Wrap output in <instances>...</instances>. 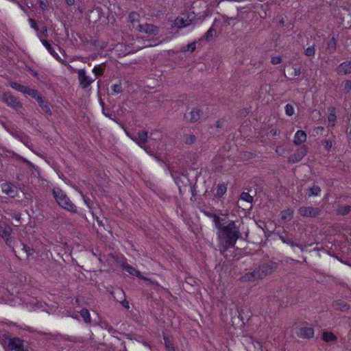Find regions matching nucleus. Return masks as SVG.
Instances as JSON below:
<instances>
[{"label": "nucleus", "instance_id": "bb28decb", "mask_svg": "<svg viewBox=\"0 0 351 351\" xmlns=\"http://www.w3.org/2000/svg\"><path fill=\"white\" fill-rule=\"evenodd\" d=\"M202 111L199 110V109H193L191 112H190V121L191 123H195L196 121H197L201 116H202Z\"/></svg>", "mask_w": 351, "mask_h": 351}, {"label": "nucleus", "instance_id": "9b49d317", "mask_svg": "<svg viewBox=\"0 0 351 351\" xmlns=\"http://www.w3.org/2000/svg\"><path fill=\"white\" fill-rule=\"evenodd\" d=\"M2 191L7 195L14 197L18 195L17 187L10 182H5L1 184Z\"/></svg>", "mask_w": 351, "mask_h": 351}, {"label": "nucleus", "instance_id": "4be33fe9", "mask_svg": "<svg viewBox=\"0 0 351 351\" xmlns=\"http://www.w3.org/2000/svg\"><path fill=\"white\" fill-rule=\"evenodd\" d=\"M181 15L183 17H185L186 23H189V25L193 24L196 21V14L194 12H187L181 13Z\"/></svg>", "mask_w": 351, "mask_h": 351}, {"label": "nucleus", "instance_id": "338daca9", "mask_svg": "<svg viewBox=\"0 0 351 351\" xmlns=\"http://www.w3.org/2000/svg\"><path fill=\"white\" fill-rule=\"evenodd\" d=\"M101 83V80H99V81L97 82V86H98V91H99V90H100Z\"/></svg>", "mask_w": 351, "mask_h": 351}, {"label": "nucleus", "instance_id": "a19ab883", "mask_svg": "<svg viewBox=\"0 0 351 351\" xmlns=\"http://www.w3.org/2000/svg\"><path fill=\"white\" fill-rule=\"evenodd\" d=\"M241 199L248 203H252L253 202V197L246 192H243L241 193Z\"/></svg>", "mask_w": 351, "mask_h": 351}, {"label": "nucleus", "instance_id": "680f3d73", "mask_svg": "<svg viewBox=\"0 0 351 351\" xmlns=\"http://www.w3.org/2000/svg\"><path fill=\"white\" fill-rule=\"evenodd\" d=\"M107 330H108L109 332L110 333H117V331L113 328L111 326H108V327H106Z\"/></svg>", "mask_w": 351, "mask_h": 351}, {"label": "nucleus", "instance_id": "58836bf2", "mask_svg": "<svg viewBox=\"0 0 351 351\" xmlns=\"http://www.w3.org/2000/svg\"><path fill=\"white\" fill-rule=\"evenodd\" d=\"M184 140L186 144L192 145L195 142L196 137L194 135L185 134Z\"/></svg>", "mask_w": 351, "mask_h": 351}, {"label": "nucleus", "instance_id": "79ce46f5", "mask_svg": "<svg viewBox=\"0 0 351 351\" xmlns=\"http://www.w3.org/2000/svg\"><path fill=\"white\" fill-rule=\"evenodd\" d=\"M315 45H313V46L308 47H307V48L304 50V54H305L306 56L312 57V56H315Z\"/></svg>", "mask_w": 351, "mask_h": 351}, {"label": "nucleus", "instance_id": "e433bc0d", "mask_svg": "<svg viewBox=\"0 0 351 351\" xmlns=\"http://www.w3.org/2000/svg\"><path fill=\"white\" fill-rule=\"evenodd\" d=\"M6 245L8 246H9L10 248H12V251L14 252H15V250H14V243H15V241L14 239V238H12L10 236L8 237H5V239H3Z\"/></svg>", "mask_w": 351, "mask_h": 351}, {"label": "nucleus", "instance_id": "8fccbe9b", "mask_svg": "<svg viewBox=\"0 0 351 351\" xmlns=\"http://www.w3.org/2000/svg\"><path fill=\"white\" fill-rule=\"evenodd\" d=\"M282 62V58L280 56H274V57H272L271 58V62L272 64H278L280 63H281Z\"/></svg>", "mask_w": 351, "mask_h": 351}, {"label": "nucleus", "instance_id": "c756f323", "mask_svg": "<svg viewBox=\"0 0 351 351\" xmlns=\"http://www.w3.org/2000/svg\"><path fill=\"white\" fill-rule=\"evenodd\" d=\"M293 210L291 209H287L282 210L280 213L281 219L285 221H290L293 218Z\"/></svg>", "mask_w": 351, "mask_h": 351}, {"label": "nucleus", "instance_id": "ea45409f", "mask_svg": "<svg viewBox=\"0 0 351 351\" xmlns=\"http://www.w3.org/2000/svg\"><path fill=\"white\" fill-rule=\"evenodd\" d=\"M214 33H215V29L210 27L204 34V38L207 41L211 40L213 38Z\"/></svg>", "mask_w": 351, "mask_h": 351}, {"label": "nucleus", "instance_id": "c03bdc74", "mask_svg": "<svg viewBox=\"0 0 351 351\" xmlns=\"http://www.w3.org/2000/svg\"><path fill=\"white\" fill-rule=\"evenodd\" d=\"M343 90L344 93H348L351 90V81L350 80H346L343 82Z\"/></svg>", "mask_w": 351, "mask_h": 351}, {"label": "nucleus", "instance_id": "b1692460", "mask_svg": "<svg viewBox=\"0 0 351 351\" xmlns=\"http://www.w3.org/2000/svg\"><path fill=\"white\" fill-rule=\"evenodd\" d=\"M321 192V189L317 185H313L312 187H310L306 190V195L310 197L313 195L317 196L319 195Z\"/></svg>", "mask_w": 351, "mask_h": 351}, {"label": "nucleus", "instance_id": "423d86ee", "mask_svg": "<svg viewBox=\"0 0 351 351\" xmlns=\"http://www.w3.org/2000/svg\"><path fill=\"white\" fill-rule=\"evenodd\" d=\"M321 209L317 207L313 206H302L298 210L300 215L304 217H316L320 215Z\"/></svg>", "mask_w": 351, "mask_h": 351}, {"label": "nucleus", "instance_id": "0e129e2a", "mask_svg": "<svg viewBox=\"0 0 351 351\" xmlns=\"http://www.w3.org/2000/svg\"><path fill=\"white\" fill-rule=\"evenodd\" d=\"M65 2L69 6H71L75 4V0H65Z\"/></svg>", "mask_w": 351, "mask_h": 351}, {"label": "nucleus", "instance_id": "f8f14e48", "mask_svg": "<svg viewBox=\"0 0 351 351\" xmlns=\"http://www.w3.org/2000/svg\"><path fill=\"white\" fill-rule=\"evenodd\" d=\"M299 337L311 339L314 336V330L311 327H302L296 332Z\"/></svg>", "mask_w": 351, "mask_h": 351}, {"label": "nucleus", "instance_id": "09e8293b", "mask_svg": "<svg viewBox=\"0 0 351 351\" xmlns=\"http://www.w3.org/2000/svg\"><path fill=\"white\" fill-rule=\"evenodd\" d=\"M138 17V14L137 12H132L131 13H130L129 14V21L132 23H133L134 21H135L137 18Z\"/></svg>", "mask_w": 351, "mask_h": 351}, {"label": "nucleus", "instance_id": "bf43d9fd", "mask_svg": "<svg viewBox=\"0 0 351 351\" xmlns=\"http://www.w3.org/2000/svg\"><path fill=\"white\" fill-rule=\"evenodd\" d=\"M62 339H64V340L69 341H71V342H75L76 341L75 337H73L64 336L62 337Z\"/></svg>", "mask_w": 351, "mask_h": 351}, {"label": "nucleus", "instance_id": "473e14b6", "mask_svg": "<svg viewBox=\"0 0 351 351\" xmlns=\"http://www.w3.org/2000/svg\"><path fill=\"white\" fill-rule=\"evenodd\" d=\"M227 191V185L225 183L219 184L217 188L215 196L218 197H222Z\"/></svg>", "mask_w": 351, "mask_h": 351}, {"label": "nucleus", "instance_id": "49530a36", "mask_svg": "<svg viewBox=\"0 0 351 351\" xmlns=\"http://www.w3.org/2000/svg\"><path fill=\"white\" fill-rule=\"evenodd\" d=\"M12 217H14L16 221V223L14 226H19L21 225V214L19 212H14L12 214Z\"/></svg>", "mask_w": 351, "mask_h": 351}, {"label": "nucleus", "instance_id": "6ab92c4d", "mask_svg": "<svg viewBox=\"0 0 351 351\" xmlns=\"http://www.w3.org/2000/svg\"><path fill=\"white\" fill-rule=\"evenodd\" d=\"M332 306L335 309L341 311H346L349 309V304L343 300H337L333 302Z\"/></svg>", "mask_w": 351, "mask_h": 351}, {"label": "nucleus", "instance_id": "cd10ccee", "mask_svg": "<svg viewBox=\"0 0 351 351\" xmlns=\"http://www.w3.org/2000/svg\"><path fill=\"white\" fill-rule=\"evenodd\" d=\"M24 94L30 96L32 98L34 99L36 101L41 96V94L36 89L31 88L27 86L26 90Z\"/></svg>", "mask_w": 351, "mask_h": 351}, {"label": "nucleus", "instance_id": "e2e57ef3", "mask_svg": "<svg viewBox=\"0 0 351 351\" xmlns=\"http://www.w3.org/2000/svg\"><path fill=\"white\" fill-rule=\"evenodd\" d=\"M301 73L300 68H294V75L298 76Z\"/></svg>", "mask_w": 351, "mask_h": 351}, {"label": "nucleus", "instance_id": "de8ad7c7", "mask_svg": "<svg viewBox=\"0 0 351 351\" xmlns=\"http://www.w3.org/2000/svg\"><path fill=\"white\" fill-rule=\"evenodd\" d=\"M112 90L114 93H120L122 92V87L121 84H114L112 86Z\"/></svg>", "mask_w": 351, "mask_h": 351}, {"label": "nucleus", "instance_id": "603ef678", "mask_svg": "<svg viewBox=\"0 0 351 351\" xmlns=\"http://www.w3.org/2000/svg\"><path fill=\"white\" fill-rule=\"evenodd\" d=\"M328 120L330 123H332V125H334V122L336 120V114L335 113H330L328 117Z\"/></svg>", "mask_w": 351, "mask_h": 351}, {"label": "nucleus", "instance_id": "39448f33", "mask_svg": "<svg viewBox=\"0 0 351 351\" xmlns=\"http://www.w3.org/2000/svg\"><path fill=\"white\" fill-rule=\"evenodd\" d=\"M2 100L8 106L13 108L16 110L23 108V104L19 101V99L10 92H6L3 94Z\"/></svg>", "mask_w": 351, "mask_h": 351}, {"label": "nucleus", "instance_id": "3c124183", "mask_svg": "<svg viewBox=\"0 0 351 351\" xmlns=\"http://www.w3.org/2000/svg\"><path fill=\"white\" fill-rule=\"evenodd\" d=\"M323 145L325 149L328 151L332 147V142L330 140H326Z\"/></svg>", "mask_w": 351, "mask_h": 351}, {"label": "nucleus", "instance_id": "13d9d810", "mask_svg": "<svg viewBox=\"0 0 351 351\" xmlns=\"http://www.w3.org/2000/svg\"><path fill=\"white\" fill-rule=\"evenodd\" d=\"M28 70H29V73H30L33 76H34V77H37V79H38V80H40V78L38 77V73L36 71H34V70L32 69L31 68H29V69H28Z\"/></svg>", "mask_w": 351, "mask_h": 351}, {"label": "nucleus", "instance_id": "774afa93", "mask_svg": "<svg viewBox=\"0 0 351 351\" xmlns=\"http://www.w3.org/2000/svg\"><path fill=\"white\" fill-rule=\"evenodd\" d=\"M84 202H86V204L88 206H89V204H88V202L90 201V199H89L88 198V199L84 198Z\"/></svg>", "mask_w": 351, "mask_h": 351}, {"label": "nucleus", "instance_id": "393cba45", "mask_svg": "<svg viewBox=\"0 0 351 351\" xmlns=\"http://www.w3.org/2000/svg\"><path fill=\"white\" fill-rule=\"evenodd\" d=\"M173 26L177 27L178 28H182L189 26V23H186L185 17H183L182 15L178 16L173 24Z\"/></svg>", "mask_w": 351, "mask_h": 351}, {"label": "nucleus", "instance_id": "7c9ffc66", "mask_svg": "<svg viewBox=\"0 0 351 351\" xmlns=\"http://www.w3.org/2000/svg\"><path fill=\"white\" fill-rule=\"evenodd\" d=\"M322 339L326 342L336 341L337 337L332 332H324Z\"/></svg>", "mask_w": 351, "mask_h": 351}, {"label": "nucleus", "instance_id": "6e6552de", "mask_svg": "<svg viewBox=\"0 0 351 351\" xmlns=\"http://www.w3.org/2000/svg\"><path fill=\"white\" fill-rule=\"evenodd\" d=\"M279 237L283 243H287V244L291 245V247L296 246V247H299L302 252L304 251L306 245H303L302 244L296 243L294 241L293 237L291 234H289L286 232H284V233L280 234Z\"/></svg>", "mask_w": 351, "mask_h": 351}, {"label": "nucleus", "instance_id": "a878e982", "mask_svg": "<svg viewBox=\"0 0 351 351\" xmlns=\"http://www.w3.org/2000/svg\"><path fill=\"white\" fill-rule=\"evenodd\" d=\"M337 49V40L335 37H332L327 43L326 51L330 54H332Z\"/></svg>", "mask_w": 351, "mask_h": 351}, {"label": "nucleus", "instance_id": "9d476101", "mask_svg": "<svg viewBox=\"0 0 351 351\" xmlns=\"http://www.w3.org/2000/svg\"><path fill=\"white\" fill-rule=\"evenodd\" d=\"M138 29L149 35L156 36L159 34V27L150 23L140 24Z\"/></svg>", "mask_w": 351, "mask_h": 351}, {"label": "nucleus", "instance_id": "37998d69", "mask_svg": "<svg viewBox=\"0 0 351 351\" xmlns=\"http://www.w3.org/2000/svg\"><path fill=\"white\" fill-rule=\"evenodd\" d=\"M21 245L23 247L22 250H24L27 256L33 254L34 249L27 246L26 244L21 243Z\"/></svg>", "mask_w": 351, "mask_h": 351}, {"label": "nucleus", "instance_id": "f3484780", "mask_svg": "<svg viewBox=\"0 0 351 351\" xmlns=\"http://www.w3.org/2000/svg\"><path fill=\"white\" fill-rule=\"evenodd\" d=\"M13 135L27 147H30L32 145L30 138L25 133L22 132H17Z\"/></svg>", "mask_w": 351, "mask_h": 351}, {"label": "nucleus", "instance_id": "864d4df0", "mask_svg": "<svg viewBox=\"0 0 351 351\" xmlns=\"http://www.w3.org/2000/svg\"><path fill=\"white\" fill-rule=\"evenodd\" d=\"M29 23L31 24V27L32 28H34L36 31L38 32L39 30L38 26V25H37V23H36V21L34 19H29Z\"/></svg>", "mask_w": 351, "mask_h": 351}, {"label": "nucleus", "instance_id": "dca6fc26", "mask_svg": "<svg viewBox=\"0 0 351 351\" xmlns=\"http://www.w3.org/2000/svg\"><path fill=\"white\" fill-rule=\"evenodd\" d=\"M132 138L141 147H143V145H145L147 141V132L146 130H142L138 133L136 136L132 137Z\"/></svg>", "mask_w": 351, "mask_h": 351}, {"label": "nucleus", "instance_id": "f03ea898", "mask_svg": "<svg viewBox=\"0 0 351 351\" xmlns=\"http://www.w3.org/2000/svg\"><path fill=\"white\" fill-rule=\"evenodd\" d=\"M277 264L273 261L262 263L256 267L252 271L245 273L242 278L244 281H256L263 279L272 274L276 269Z\"/></svg>", "mask_w": 351, "mask_h": 351}, {"label": "nucleus", "instance_id": "a211bd4d", "mask_svg": "<svg viewBox=\"0 0 351 351\" xmlns=\"http://www.w3.org/2000/svg\"><path fill=\"white\" fill-rule=\"evenodd\" d=\"M306 134L303 130H298L294 136L293 143L296 145H300L306 141Z\"/></svg>", "mask_w": 351, "mask_h": 351}, {"label": "nucleus", "instance_id": "2eb2a0df", "mask_svg": "<svg viewBox=\"0 0 351 351\" xmlns=\"http://www.w3.org/2000/svg\"><path fill=\"white\" fill-rule=\"evenodd\" d=\"M38 102L39 106L41 108L43 111L47 115L51 116L52 114V112L50 108V106L47 101L44 99V98L42 97V95L38 97V99L36 100Z\"/></svg>", "mask_w": 351, "mask_h": 351}, {"label": "nucleus", "instance_id": "2f4dec72", "mask_svg": "<svg viewBox=\"0 0 351 351\" xmlns=\"http://www.w3.org/2000/svg\"><path fill=\"white\" fill-rule=\"evenodd\" d=\"M9 86L10 87H12V88L16 90L17 91H19L21 93H24L25 90H26V88L27 86H24V85H22L18 82H9Z\"/></svg>", "mask_w": 351, "mask_h": 351}, {"label": "nucleus", "instance_id": "412c9836", "mask_svg": "<svg viewBox=\"0 0 351 351\" xmlns=\"http://www.w3.org/2000/svg\"><path fill=\"white\" fill-rule=\"evenodd\" d=\"M204 213L208 217L213 218V222L215 223V227L216 228L221 221H225V219L220 217L215 213L210 211H204Z\"/></svg>", "mask_w": 351, "mask_h": 351}, {"label": "nucleus", "instance_id": "1a4fd4ad", "mask_svg": "<svg viewBox=\"0 0 351 351\" xmlns=\"http://www.w3.org/2000/svg\"><path fill=\"white\" fill-rule=\"evenodd\" d=\"M77 75L80 86L83 89L88 87L94 82L93 79L90 78V77L86 75V71L84 69L78 70Z\"/></svg>", "mask_w": 351, "mask_h": 351}, {"label": "nucleus", "instance_id": "f704fd0d", "mask_svg": "<svg viewBox=\"0 0 351 351\" xmlns=\"http://www.w3.org/2000/svg\"><path fill=\"white\" fill-rule=\"evenodd\" d=\"M80 315L83 318V320L86 323L90 322V315L88 309L82 308L80 311Z\"/></svg>", "mask_w": 351, "mask_h": 351}, {"label": "nucleus", "instance_id": "f257e3e1", "mask_svg": "<svg viewBox=\"0 0 351 351\" xmlns=\"http://www.w3.org/2000/svg\"><path fill=\"white\" fill-rule=\"evenodd\" d=\"M225 223V221H221L215 228L217 230L220 254L227 258L226 252L234 247L237 240L242 238V235L239 221H230L226 225Z\"/></svg>", "mask_w": 351, "mask_h": 351}, {"label": "nucleus", "instance_id": "a18cd8bd", "mask_svg": "<svg viewBox=\"0 0 351 351\" xmlns=\"http://www.w3.org/2000/svg\"><path fill=\"white\" fill-rule=\"evenodd\" d=\"M294 108L291 104H287L285 106L286 114L291 117L294 114Z\"/></svg>", "mask_w": 351, "mask_h": 351}, {"label": "nucleus", "instance_id": "20e7f679", "mask_svg": "<svg viewBox=\"0 0 351 351\" xmlns=\"http://www.w3.org/2000/svg\"><path fill=\"white\" fill-rule=\"evenodd\" d=\"M5 351H29L24 346V340L19 337H11L4 334L2 337Z\"/></svg>", "mask_w": 351, "mask_h": 351}, {"label": "nucleus", "instance_id": "5701e85b", "mask_svg": "<svg viewBox=\"0 0 351 351\" xmlns=\"http://www.w3.org/2000/svg\"><path fill=\"white\" fill-rule=\"evenodd\" d=\"M351 212V206H338L336 210V215L345 216Z\"/></svg>", "mask_w": 351, "mask_h": 351}, {"label": "nucleus", "instance_id": "4c0bfd02", "mask_svg": "<svg viewBox=\"0 0 351 351\" xmlns=\"http://www.w3.org/2000/svg\"><path fill=\"white\" fill-rule=\"evenodd\" d=\"M104 66L102 65L95 66L93 69V72L95 73L96 76H101L104 72Z\"/></svg>", "mask_w": 351, "mask_h": 351}, {"label": "nucleus", "instance_id": "ddd939ff", "mask_svg": "<svg viewBox=\"0 0 351 351\" xmlns=\"http://www.w3.org/2000/svg\"><path fill=\"white\" fill-rule=\"evenodd\" d=\"M122 269L124 271L128 272L130 275L136 276V277H138L140 279H143L145 280H149L147 278H145L143 276H142L141 272L138 270L136 269L134 267H133L132 266H131L128 264H123L122 265Z\"/></svg>", "mask_w": 351, "mask_h": 351}, {"label": "nucleus", "instance_id": "c9c22d12", "mask_svg": "<svg viewBox=\"0 0 351 351\" xmlns=\"http://www.w3.org/2000/svg\"><path fill=\"white\" fill-rule=\"evenodd\" d=\"M196 49V43L195 42H193V43H191L189 44H188L187 45L183 47L181 49V51L182 52H186V51H191V52H193Z\"/></svg>", "mask_w": 351, "mask_h": 351}, {"label": "nucleus", "instance_id": "72a5a7b5", "mask_svg": "<svg viewBox=\"0 0 351 351\" xmlns=\"http://www.w3.org/2000/svg\"><path fill=\"white\" fill-rule=\"evenodd\" d=\"M165 346L168 351H175L173 341L171 337L164 335Z\"/></svg>", "mask_w": 351, "mask_h": 351}, {"label": "nucleus", "instance_id": "7ed1b4c3", "mask_svg": "<svg viewBox=\"0 0 351 351\" xmlns=\"http://www.w3.org/2000/svg\"><path fill=\"white\" fill-rule=\"evenodd\" d=\"M53 194L56 202L60 206L72 213H77V209L76 206L60 189H53Z\"/></svg>", "mask_w": 351, "mask_h": 351}, {"label": "nucleus", "instance_id": "0eeeda50", "mask_svg": "<svg viewBox=\"0 0 351 351\" xmlns=\"http://www.w3.org/2000/svg\"><path fill=\"white\" fill-rule=\"evenodd\" d=\"M307 154V147L306 145H303L297 151L291 154L288 158V162L289 163H295L300 162Z\"/></svg>", "mask_w": 351, "mask_h": 351}, {"label": "nucleus", "instance_id": "6e6d98bb", "mask_svg": "<svg viewBox=\"0 0 351 351\" xmlns=\"http://www.w3.org/2000/svg\"><path fill=\"white\" fill-rule=\"evenodd\" d=\"M147 153H148L149 154L153 156L154 155V152L153 150L151 149V147L148 145H146L145 144V145H143V147H142Z\"/></svg>", "mask_w": 351, "mask_h": 351}, {"label": "nucleus", "instance_id": "aec40b11", "mask_svg": "<svg viewBox=\"0 0 351 351\" xmlns=\"http://www.w3.org/2000/svg\"><path fill=\"white\" fill-rule=\"evenodd\" d=\"M12 232V228L6 225L4 223L0 222V236L5 239V237H8L11 235Z\"/></svg>", "mask_w": 351, "mask_h": 351}, {"label": "nucleus", "instance_id": "69168bd1", "mask_svg": "<svg viewBox=\"0 0 351 351\" xmlns=\"http://www.w3.org/2000/svg\"><path fill=\"white\" fill-rule=\"evenodd\" d=\"M47 27L45 26L43 27V29L42 31V34L45 35V36H47Z\"/></svg>", "mask_w": 351, "mask_h": 351}, {"label": "nucleus", "instance_id": "c85d7f7f", "mask_svg": "<svg viewBox=\"0 0 351 351\" xmlns=\"http://www.w3.org/2000/svg\"><path fill=\"white\" fill-rule=\"evenodd\" d=\"M41 42H42L43 45L47 48L48 51L53 57H55L57 60H58L60 58L59 56H58V53L54 51L53 48L52 47L51 45L50 44V43L48 40H41Z\"/></svg>", "mask_w": 351, "mask_h": 351}, {"label": "nucleus", "instance_id": "052dcab7", "mask_svg": "<svg viewBox=\"0 0 351 351\" xmlns=\"http://www.w3.org/2000/svg\"><path fill=\"white\" fill-rule=\"evenodd\" d=\"M122 306L126 309L130 308L129 302L127 300H124L121 302Z\"/></svg>", "mask_w": 351, "mask_h": 351}, {"label": "nucleus", "instance_id": "5fc2aeb1", "mask_svg": "<svg viewBox=\"0 0 351 351\" xmlns=\"http://www.w3.org/2000/svg\"><path fill=\"white\" fill-rule=\"evenodd\" d=\"M223 124H224V119H220L216 121L215 126L217 128H221L223 126Z\"/></svg>", "mask_w": 351, "mask_h": 351}, {"label": "nucleus", "instance_id": "4468645a", "mask_svg": "<svg viewBox=\"0 0 351 351\" xmlns=\"http://www.w3.org/2000/svg\"><path fill=\"white\" fill-rule=\"evenodd\" d=\"M338 74H349L351 73V60L346 61L340 64L337 68Z\"/></svg>", "mask_w": 351, "mask_h": 351}, {"label": "nucleus", "instance_id": "4d7b16f0", "mask_svg": "<svg viewBox=\"0 0 351 351\" xmlns=\"http://www.w3.org/2000/svg\"><path fill=\"white\" fill-rule=\"evenodd\" d=\"M38 1H39V5H40V8L42 10H45L48 6L47 3L45 2L43 0H38Z\"/></svg>", "mask_w": 351, "mask_h": 351}]
</instances>
